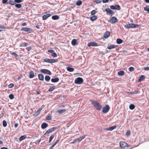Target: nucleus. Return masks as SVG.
<instances>
[{"label":"nucleus","instance_id":"obj_1","mask_svg":"<svg viewBox=\"0 0 149 149\" xmlns=\"http://www.w3.org/2000/svg\"><path fill=\"white\" fill-rule=\"evenodd\" d=\"M91 102L92 104L97 110H100L102 108V106L97 101L94 100H91Z\"/></svg>","mask_w":149,"mask_h":149},{"label":"nucleus","instance_id":"obj_2","mask_svg":"<svg viewBox=\"0 0 149 149\" xmlns=\"http://www.w3.org/2000/svg\"><path fill=\"white\" fill-rule=\"evenodd\" d=\"M139 25L138 24H130L125 25V27L127 28H138Z\"/></svg>","mask_w":149,"mask_h":149},{"label":"nucleus","instance_id":"obj_3","mask_svg":"<svg viewBox=\"0 0 149 149\" xmlns=\"http://www.w3.org/2000/svg\"><path fill=\"white\" fill-rule=\"evenodd\" d=\"M44 62L49 63H54L58 61V60L55 59H50L49 58H45L44 59Z\"/></svg>","mask_w":149,"mask_h":149},{"label":"nucleus","instance_id":"obj_4","mask_svg":"<svg viewBox=\"0 0 149 149\" xmlns=\"http://www.w3.org/2000/svg\"><path fill=\"white\" fill-rule=\"evenodd\" d=\"M83 81V79L82 78L79 77L76 79L74 81V83L76 84H81Z\"/></svg>","mask_w":149,"mask_h":149},{"label":"nucleus","instance_id":"obj_5","mask_svg":"<svg viewBox=\"0 0 149 149\" xmlns=\"http://www.w3.org/2000/svg\"><path fill=\"white\" fill-rule=\"evenodd\" d=\"M40 72L44 74H46L49 75H51L52 74V73L49 70L46 69H42L40 70Z\"/></svg>","mask_w":149,"mask_h":149},{"label":"nucleus","instance_id":"obj_6","mask_svg":"<svg viewBox=\"0 0 149 149\" xmlns=\"http://www.w3.org/2000/svg\"><path fill=\"white\" fill-rule=\"evenodd\" d=\"M110 109V107L108 105H106L105 107L103 108L102 112L103 113H106L108 112Z\"/></svg>","mask_w":149,"mask_h":149},{"label":"nucleus","instance_id":"obj_7","mask_svg":"<svg viewBox=\"0 0 149 149\" xmlns=\"http://www.w3.org/2000/svg\"><path fill=\"white\" fill-rule=\"evenodd\" d=\"M56 127H53L52 128H50V129H49L47 131L45 134V135H46L48 134H49L52 132H53V131H54L56 129Z\"/></svg>","mask_w":149,"mask_h":149},{"label":"nucleus","instance_id":"obj_8","mask_svg":"<svg viewBox=\"0 0 149 149\" xmlns=\"http://www.w3.org/2000/svg\"><path fill=\"white\" fill-rule=\"evenodd\" d=\"M120 146L122 148H124L126 147H128V145L127 143L123 141L120 142Z\"/></svg>","mask_w":149,"mask_h":149},{"label":"nucleus","instance_id":"obj_9","mask_svg":"<svg viewBox=\"0 0 149 149\" xmlns=\"http://www.w3.org/2000/svg\"><path fill=\"white\" fill-rule=\"evenodd\" d=\"M110 8L111 9H120V8L119 5H117L116 6H111Z\"/></svg>","mask_w":149,"mask_h":149},{"label":"nucleus","instance_id":"obj_10","mask_svg":"<svg viewBox=\"0 0 149 149\" xmlns=\"http://www.w3.org/2000/svg\"><path fill=\"white\" fill-rule=\"evenodd\" d=\"M88 46L90 47L91 46H98L97 44L95 42H90L88 44Z\"/></svg>","mask_w":149,"mask_h":149},{"label":"nucleus","instance_id":"obj_11","mask_svg":"<svg viewBox=\"0 0 149 149\" xmlns=\"http://www.w3.org/2000/svg\"><path fill=\"white\" fill-rule=\"evenodd\" d=\"M107 12V14L108 15H113L114 14V12L112 10H105Z\"/></svg>","mask_w":149,"mask_h":149},{"label":"nucleus","instance_id":"obj_12","mask_svg":"<svg viewBox=\"0 0 149 149\" xmlns=\"http://www.w3.org/2000/svg\"><path fill=\"white\" fill-rule=\"evenodd\" d=\"M86 136V135H84L82 137H79V138L77 139L76 140L77 142H80L82 139H84Z\"/></svg>","mask_w":149,"mask_h":149},{"label":"nucleus","instance_id":"obj_13","mask_svg":"<svg viewBox=\"0 0 149 149\" xmlns=\"http://www.w3.org/2000/svg\"><path fill=\"white\" fill-rule=\"evenodd\" d=\"M117 21V18L115 17H112L110 19V22L112 23H115Z\"/></svg>","mask_w":149,"mask_h":149},{"label":"nucleus","instance_id":"obj_14","mask_svg":"<svg viewBox=\"0 0 149 149\" xmlns=\"http://www.w3.org/2000/svg\"><path fill=\"white\" fill-rule=\"evenodd\" d=\"M51 15L50 14H47L45 15H44L42 16V19L44 20L46 19L48 17L50 16Z\"/></svg>","mask_w":149,"mask_h":149},{"label":"nucleus","instance_id":"obj_15","mask_svg":"<svg viewBox=\"0 0 149 149\" xmlns=\"http://www.w3.org/2000/svg\"><path fill=\"white\" fill-rule=\"evenodd\" d=\"M116 127V126H111L108 128L106 129V130L107 131H111L114 129H115Z\"/></svg>","mask_w":149,"mask_h":149},{"label":"nucleus","instance_id":"obj_16","mask_svg":"<svg viewBox=\"0 0 149 149\" xmlns=\"http://www.w3.org/2000/svg\"><path fill=\"white\" fill-rule=\"evenodd\" d=\"M48 126V125L47 123H43L42 124L41 127L42 129H45Z\"/></svg>","mask_w":149,"mask_h":149},{"label":"nucleus","instance_id":"obj_17","mask_svg":"<svg viewBox=\"0 0 149 149\" xmlns=\"http://www.w3.org/2000/svg\"><path fill=\"white\" fill-rule=\"evenodd\" d=\"M110 35V32L109 31H107L104 34V37L105 38L108 37Z\"/></svg>","mask_w":149,"mask_h":149},{"label":"nucleus","instance_id":"obj_18","mask_svg":"<svg viewBox=\"0 0 149 149\" xmlns=\"http://www.w3.org/2000/svg\"><path fill=\"white\" fill-rule=\"evenodd\" d=\"M66 110L65 109H59L57 111V112L59 114H61L64 112Z\"/></svg>","mask_w":149,"mask_h":149},{"label":"nucleus","instance_id":"obj_19","mask_svg":"<svg viewBox=\"0 0 149 149\" xmlns=\"http://www.w3.org/2000/svg\"><path fill=\"white\" fill-rule=\"evenodd\" d=\"M117 46V45H111L108 46L107 48L109 49H112L114 48Z\"/></svg>","mask_w":149,"mask_h":149},{"label":"nucleus","instance_id":"obj_20","mask_svg":"<svg viewBox=\"0 0 149 149\" xmlns=\"http://www.w3.org/2000/svg\"><path fill=\"white\" fill-rule=\"evenodd\" d=\"M38 77L39 80L43 81L44 80V76L41 74H39L38 75Z\"/></svg>","mask_w":149,"mask_h":149},{"label":"nucleus","instance_id":"obj_21","mask_svg":"<svg viewBox=\"0 0 149 149\" xmlns=\"http://www.w3.org/2000/svg\"><path fill=\"white\" fill-rule=\"evenodd\" d=\"M21 30L24 31L26 32H30V29L28 28H22L21 29Z\"/></svg>","mask_w":149,"mask_h":149},{"label":"nucleus","instance_id":"obj_22","mask_svg":"<svg viewBox=\"0 0 149 149\" xmlns=\"http://www.w3.org/2000/svg\"><path fill=\"white\" fill-rule=\"evenodd\" d=\"M29 77L30 78H32L34 76V72L33 71H31L29 72Z\"/></svg>","mask_w":149,"mask_h":149},{"label":"nucleus","instance_id":"obj_23","mask_svg":"<svg viewBox=\"0 0 149 149\" xmlns=\"http://www.w3.org/2000/svg\"><path fill=\"white\" fill-rule=\"evenodd\" d=\"M59 80V79L58 77H56L55 79H52L51 81L53 82H58Z\"/></svg>","mask_w":149,"mask_h":149},{"label":"nucleus","instance_id":"obj_24","mask_svg":"<svg viewBox=\"0 0 149 149\" xmlns=\"http://www.w3.org/2000/svg\"><path fill=\"white\" fill-rule=\"evenodd\" d=\"M59 141V140H56L55 142L50 147L49 149H53V147Z\"/></svg>","mask_w":149,"mask_h":149},{"label":"nucleus","instance_id":"obj_25","mask_svg":"<svg viewBox=\"0 0 149 149\" xmlns=\"http://www.w3.org/2000/svg\"><path fill=\"white\" fill-rule=\"evenodd\" d=\"M97 18V17L96 15H93L92 17H90V20L92 21H93L96 20Z\"/></svg>","mask_w":149,"mask_h":149},{"label":"nucleus","instance_id":"obj_26","mask_svg":"<svg viewBox=\"0 0 149 149\" xmlns=\"http://www.w3.org/2000/svg\"><path fill=\"white\" fill-rule=\"evenodd\" d=\"M52 18L53 20H57L59 19V17L57 15H54L52 17Z\"/></svg>","mask_w":149,"mask_h":149},{"label":"nucleus","instance_id":"obj_27","mask_svg":"<svg viewBox=\"0 0 149 149\" xmlns=\"http://www.w3.org/2000/svg\"><path fill=\"white\" fill-rule=\"evenodd\" d=\"M77 43V40L76 39H73L71 42V44L72 45H75Z\"/></svg>","mask_w":149,"mask_h":149},{"label":"nucleus","instance_id":"obj_28","mask_svg":"<svg viewBox=\"0 0 149 149\" xmlns=\"http://www.w3.org/2000/svg\"><path fill=\"white\" fill-rule=\"evenodd\" d=\"M67 70L70 72H72L74 71V69L73 68H71L70 67H68L67 68Z\"/></svg>","mask_w":149,"mask_h":149},{"label":"nucleus","instance_id":"obj_29","mask_svg":"<svg viewBox=\"0 0 149 149\" xmlns=\"http://www.w3.org/2000/svg\"><path fill=\"white\" fill-rule=\"evenodd\" d=\"M145 78V77L144 75H141L138 80V82H140L143 81L144 79Z\"/></svg>","mask_w":149,"mask_h":149},{"label":"nucleus","instance_id":"obj_30","mask_svg":"<svg viewBox=\"0 0 149 149\" xmlns=\"http://www.w3.org/2000/svg\"><path fill=\"white\" fill-rule=\"evenodd\" d=\"M42 108H40L34 114V115L35 116H38L41 111L42 110Z\"/></svg>","mask_w":149,"mask_h":149},{"label":"nucleus","instance_id":"obj_31","mask_svg":"<svg viewBox=\"0 0 149 149\" xmlns=\"http://www.w3.org/2000/svg\"><path fill=\"white\" fill-rule=\"evenodd\" d=\"M118 74L119 76H122L124 74V72L123 71L121 70L118 72Z\"/></svg>","mask_w":149,"mask_h":149},{"label":"nucleus","instance_id":"obj_32","mask_svg":"<svg viewBox=\"0 0 149 149\" xmlns=\"http://www.w3.org/2000/svg\"><path fill=\"white\" fill-rule=\"evenodd\" d=\"M116 42L118 44H120L123 42V40L121 39L118 38L117 39Z\"/></svg>","mask_w":149,"mask_h":149},{"label":"nucleus","instance_id":"obj_33","mask_svg":"<svg viewBox=\"0 0 149 149\" xmlns=\"http://www.w3.org/2000/svg\"><path fill=\"white\" fill-rule=\"evenodd\" d=\"M26 138V135H24L21 136L19 138V140L20 141H22L24 140Z\"/></svg>","mask_w":149,"mask_h":149},{"label":"nucleus","instance_id":"obj_34","mask_svg":"<svg viewBox=\"0 0 149 149\" xmlns=\"http://www.w3.org/2000/svg\"><path fill=\"white\" fill-rule=\"evenodd\" d=\"M45 79L46 81H48L50 80V77L48 76H46L45 77Z\"/></svg>","mask_w":149,"mask_h":149},{"label":"nucleus","instance_id":"obj_35","mask_svg":"<svg viewBox=\"0 0 149 149\" xmlns=\"http://www.w3.org/2000/svg\"><path fill=\"white\" fill-rule=\"evenodd\" d=\"M28 43L26 42L23 43H22V44H20V46H27L28 45Z\"/></svg>","mask_w":149,"mask_h":149},{"label":"nucleus","instance_id":"obj_36","mask_svg":"<svg viewBox=\"0 0 149 149\" xmlns=\"http://www.w3.org/2000/svg\"><path fill=\"white\" fill-rule=\"evenodd\" d=\"M55 88V86H52L50 88L49 90L48 91L49 92L53 91Z\"/></svg>","mask_w":149,"mask_h":149},{"label":"nucleus","instance_id":"obj_37","mask_svg":"<svg viewBox=\"0 0 149 149\" xmlns=\"http://www.w3.org/2000/svg\"><path fill=\"white\" fill-rule=\"evenodd\" d=\"M7 123L5 120H3V125L4 127H6L7 126Z\"/></svg>","mask_w":149,"mask_h":149},{"label":"nucleus","instance_id":"obj_38","mask_svg":"<svg viewBox=\"0 0 149 149\" xmlns=\"http://www.w3.org/2000/svg\"><path fill=\"white\" fill-rule=\"evenodd\" d=\"M54 135H52L49 137V142H50L53 138L54 137Z\"/></svg>","mask_w":149,"mask_h":149},{"label":"nucleus","instance_id":"obj_39","mask_svg":"<svg viewBox=\"0 0 149 149\" xmlns=\"http://www.w3.org/2000/svg\"><path fill=\"white\" fill-rule=\"evenodd\" d=\"M82 3V2L81 1L79 0L76 3V5L77 6H80Z\"/></svg>","mask_w":149,"mask_h":149},{"label":"nucleus","instance_id":"obj_40","mask_svg":"<svg viewBox=\"0 0 149 149\" xmlns=\"http://www.w3.org/2000/svg\"><path fill=\"white\" fill-rule=\"evenodd\" d=\"M129 107L131 109H133L135 108V106L134 104H131L130 106Z\"/></svg>","mask_w":149,"mask_h":149},{"label":"nucleus","instance_id":"obj_41","mask_svg":"<svg viewBox=\"0 0 149 149\" xmlns=\"http://www.w3.org/2000/svg\"><path fill=\"white\" fill-rule=\"evenodd\" d=\"M47 120H50L52 119V116L50 115L47 116L46 118Z\"/></svg>","mask_w":149,"mask_h":149},{"label":"nucleus","instance_id":"obj_42","mask_svg":"<svg viewBox=\"0 0 149 149\" xmlns=\"http://www.w3.org/2000/svg\"><path fill=\"white\" fill-rule=\"evenodd\" d=\"M15 6L16 8H19L21 7V5L20 4H15Z\"/></svg>","mask_w":149,"mask_h":149},{"label":"nucleus","instance_id":"obj_43","mask_svg":"<svg viewBox=\"0 0 149 149\" xmlns=\"http://www.w3.org/2000/svg\"><path fill=\"white\" fill-rule=\"evenodd\" d=\"M15 1L11 0H10L9 1V4L12 5H14L15 4Z\"/></svg>","mask_w":149,"mask_h":149},{"label":"nucleus","instance_id":"obj_44","mask_svg":"<svg viewBox=\"0 0 149 149\" xmlns=\"http://www.w3.org/2000/svg\"><path fill=\"white\" fill-rule=\"evenodd\" d=\"M14 86V84H10L8 86V87L9 88H13Z\"/></svg>","mask_w":149,"mask_h":149},{"label":"nucleus","instance_id":"obj_45","mask_svg":"<svg viewBox=\"0 0 149 149\" xmlns=\"http://www.w3.org/2000/svg\"><path fill=\"white\" fill-rule=\"evenodd\" d=\"M51 55L52 56L54 57H56L57 56L56 54L54 52L52 54H51Z\"/></svg>","mask_w":149,"mask_h":149},{"label":"nucleus","instance_id":"obj_46","mask_svg":"<svg viewBox=\"0 0 149 149\" xmlns=\"http://www.w3.org/2000/svg\"><path fill=\"white\" fill-rule=\"evenodd\" d=\"M9 98L10 99H13L14 98V95L13 94H10L9 95Z\"/></svg>","mask_w":149,"mask_h":149},{"label":"nucleus","instance_id":"obj_47","mask_svg":"<svg viewBox=\"0 0 149 149\" xmlns=\"http://www.w3.org/2000/svg\"><path fill=\"white\" fill-rule=\"evenodd\" d=\"M129 70L130 71H131V72L133 71L134 70V68L133 67H130L129 68Z\"/></svg>","mask_w":149,"mask_h":149},{"label":"nucleus","instance_id":"obj_48","mask_svg":"<svg viewBox=\"0 0 149 149\" xmlns=\"http://www.w3.org/2000/svg\"><path fill=\"white\" fill-rule=\"evenodd\" d=\"M23 1L22 0H15V2L16 3H19L22 2Z\"/></svg>","mask_w":149,"mask_h":149},{"label":"nucleus","instance_id":"obj_49","mask_svg":"<svg viewBox=\"0 0 149 149\" xmlns=\"http://www.w3.org/2000/svg\"><path fill=\"white\" fill-rule=\"evenodd\" d=\"M96 11L95 10H93L91 12V14L94 15L96 13Z\"/></svg>","mask_w":149,"mask_h":149},{"label":"nucleus","instance_id":"obj_50","mask_svg":"<svg viewBox=\"0 0 149 149\" xmlns=\"http://www.w3.org/2000/svg\"><path fill=\"white\" fill-rule=\"evenodd\" d=\"M130 134V130H127L126 133V135L127 136H129Z\"/></svg>","mask_w":149,"mask_h":149},{"label":"nucleus","instance_id":"obj_51","mask_svg":"<svg viewBox=\"0 0 149 149\" xmlns=\"http://www.w3.org/2000/svg\"><path fill=\"white\" fill-rule=\"evenodd\" d=\"M48 52L51 53L52 54L54 52V51L53 49H49L48 50Z\"/></svg>","mask_w":149,"mask_h":149},{"label":"nucleus","instance_id":"obj_52","mask_svg":"<svg viewBox=\"0 0 149 149\" xmlns=\"http://www.w3.org/2000/svg\"><path fill=\"white\" fill-rule=\"evenodd\" d=\"M11 54L14 55L15 57H17L18 56V55L15 52L12 53Z\"/></svg>","mask_w":149,"mask_h":149},{"label":"nucleus","instance_id":"obj_53","mask_svg":"<svg viewBox=\"0 0 149 149\" xmlns=\"http://www.w3.org/2000/svg\"><path fill=\"white\" fill-rule=\"evenodd\" d=\"M102 1V0H96L95 1V2L97 3H100Z\"/></svg>","mask_w":149,"mask_h":149},{"label":"nucleus","instance_id":"obj_54","mask_svg":"<svg viewBox=\"0 0 149 149\" xmlns=\"http://www.w3.org/2000/svg\"><path fill=\"white\" fill-rule=\"evenodd\" d=\"M8 0H2V2L3 4L6 3L8 2Z\"/></svg>","mask_w":149,"mask_h":149},{"label":"nucleus","instance_id":"obj_55","mask_svg":"<svg viewBox=\"0 0 149 149\" xmlns=\"http://www.w3.org/2000/svg\"><path fill=\"white\" fill-rule=\"evenodd\" d=\"M144 70H149V67H146L144 68Z\"/></svg>","mask_w":149,"mask_h":149},{"label":"nucleus","instance_id":"obj_56","mask_svg":"<svg viewBox=\"0 0 149 149\" xmlns=\"http://www.w3.org/2000/svg\"><path fill=\"white\" fill-rule=\"evenodd\" d=\"M26 49L28 51H29L31 49V47H26Z\"/></svg>","mask_w":149,"mask_h":149},{"label":"nucleus","instance_id":"obj_57","mask_svg":"<svg viewBox=\"0 0 149 149\" xmlns=\"http://www.w3.org/2000/svg\"><path fill=\"white\" fill-rule=\"evenodd\" d=\"M102 1L104 3H106L109 1V0H102Z\"/></svg>","mask_w":149,"mask_h":149},{"label":"nucleus","instance_id":"obj_58","mask_svg":"<svg viewBox=\"0 0 149 149\" xmlns=\"http://www.w3.org/2000/svg\"><path fill=\"white\" fill-rule=\"evenodd\" d=\"M22 77V75H21L19 77L17 78V80H19Z\"/></svg>","mask_w":149,"mask_h":149},{"label":"nucleus","instance_id":"obj_59","mask_svg":"<svg viewBox=\"0 0 149 149\" xmlns=\"http://www.w3.org/2000/svg\"><path fill=\"white\" fill-rule=\"evenodd\" d=\"M18 123H16L15 124V128H16L17 127V126H18Z\"/></svg>","mask_w":149,"mask_h":149},{"label":"nucleus","instance_id":"obj_60","mask_svg":"<svg viewBox=\"0 0 149 149\" xmlns=\"http://www.w3.org/2000/svg\"><path fill=\"white\" fill-rule=\"evenodd\" d=\"M22 25L23 26H25L26 25V23H25V22L23 23L22 24Z\"/></svg>","mask_w":149,"mask_h":149},{"label":"nucleus","instance_id":"obj_61","mask_svg":"<svg viewBox=\"0 0 149 149\" xmlns=\"http://www.w3.org/2000/svg\"><path fill=\"white\" fill-rule=\"evenodd\" d=\"M0 28L2 29H4L5 28V27L3 26H0Z\"/></svg>","mask_w":149,"mask_h":149},{"label":"nucleus","instance_id":"obj_62","mask_svg":"<svg viewBox=\"0 0 149 149\" xmlns=\"http://www.w3.org/2000/svg\"><path fill=\"white\" fill-rule=\"evenodd\" d=\"M77 142V141L76 140V139L74 140L72 142V143H75Z\"/></svg>","mask_w":149,"mask_h":149},{"label":"nucleus","instance_id":"obj_63","mask_svg":"<svg viewBox=\"0 0 149 149\" xmlns=\"http://www.w3.org/2000/svg\"><path fill=\"white\" fill-rule=\"evenodd\" d=\"M77 142V141L76 140V139L74 140L72 142V143H75Z\"/></svg>","mask_w":149,"mask_h":149},{"label":"nucleus","instance_id":"obj_64","mask_svg":"<svg viewBox=\"0 0 149 149\" xmlns=\"http://www.w3.org/2000/svg\"><path fill=\"white\" fill-rule=\"evenodd\" d=\"M0 149H8V148L5 147H2Z\"/></svg>","mask_w":149,"mask_h":149}]
</instances>
